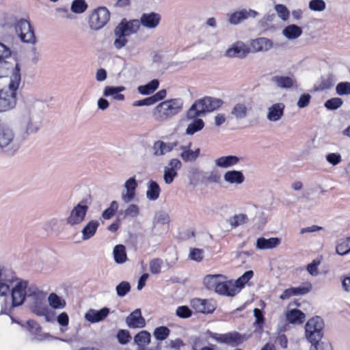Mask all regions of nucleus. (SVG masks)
<instances>
[{
    "label": "nucleus",
    "mask_w": 350,
    "mask_h": 350,
    "mask_svg": "<svg viewBox=\"0 0 350 350\" xmlns=\"http://www.w3.org/2000/svg\"><path fill=\"white\" fill-rule=\"evenodd\" d=\"M46 104L33 96L23 101L17 116L21 131L27 136L36 133L42 127L45 116Z\"/></svg>",
    "instance_id": "f257e3e1"
},
{
    "label": "nucleus",
    "mask_w": 350,
    "mask_h": 350,
    "mask_svg": "<svg viewBox=\"0 0 350 350\" xmlns=\"http://www.w3.org/2000/svg\"><path fill=\"white\" fill-rule=\"evenodd\" d=\"M10 79L8 86L0 90V113L10 111L16 106L17 90L21 83L20 68H16L14 70Z\"/></svg>",
    "instance_id": "f03ea898"
},
{
    "label": "nucleus",
    "mask_w": 350,
    "mask_h": 350,
    "mask_svg": "<svg viewBox=\"0 0 350 350\" xmlns=\"http://www.w3.org/2000/svg\"><path fill=\"white\" fill-rule=\"evenodd\" d=\"M183 108L181 98H172L160 103L153 109L152 116L159 122H164L178 114Z\"/></svg>",
    "instance_id": "7ed1b4c3"
},
{
    "label": "nucleus",
    "mask_w": 350,
    "mask_h": 350,
    "mask_svg": "<svg viewBox=\"0 0 350 350\" xmlns=\"http://www.w3.org/2000/svg\"><path fill=\"white\" fill-rule=\"evenodd\" d=\"M224 104V101L217 98L205 96L202 98L196 100L190 107L187 112V119H193L212 112L219 109Z\"/></svg>",
    "instance_id": "20e7f679"
},
{
    "label": "nucleus",
    "mask_w": 350,
    "mask_h": 350,
    "mask_svg": "<svg viewBox=\"0 0 350 350\" xmlns=\"http://www.w3.org/2000/svg\"><path fill=\"white\" fill-rule=\"evenodd\" d=\"M21 144L13 128L8 125H0V148L12 155L20 148Z\"/></svg>",
    "instance_id": "39448f33"
},
{
    "label": "nucleus",
    "mask_w": 350,
    "mask_h": 350,
    "mask_svg": "<svg viewBox=\"0 0 350 350\" xmlns=\"http://www.w3.org/2000/svg\"><path fill=\"white\" fill-rule=\"evenodd\" d=\"M323 320L319 317L310 319L305 326V336L308 342L322 339L323 337Z\"/></svg>",
    "instance_id": "423d86ee"
},
{
    "label": "nucleus",
    "mask_w": 350,
    "mask_h": 350,
    "mask_svg": "<svg viewBox=\"0 0 350 350\" xmlns=\"http://www.w3.org/2000/svg\"><path fill=\"white\" fill-rule=\"evenodd\" d=\"M110 19V12L105 7H98L94 10L90 16V27L94 30L103 28Z\"/></svg>",
    "instance_id": "0eeeda50"
},
{
    "label": "nucleus",
    "mask_w": 350,
    "mask_h": 350,
    "mask_svg": "<svg viewBox=\"0 0 350 350\" xmlns=\"http://www.w3.org/2000/svg\"><path fill=\"white\" fill-rule=\"evenodd\" d=\"M15 31L22 42L31 44L36 42L33 30L27 20L18 21L15 25Z\"/></svg>",
    "instance_id": "6e6552de"
},
{
    "label": "nucleus",
    "mask_w": 350,
    "mask_h": 350,
    "mask_svg": "<svg viewBox=\"0 0 350 350\" xmlns=\"http://www.w3.org/2000/svg\"><path fill=\"white\" fill-rule=\"evenodd\" d=\"M252 107L250 102L245 100L235 103L230 112V118L237 121L247 118L252 111Z\"/></svg>",
    "instance_id": "1a4fd4ad"
},
{
    "label": "nucleus",
    "mask_w": 350,
    "mask_h": 350,
    "mask_svg": "<svg viewBox=\"0 0 350 350\" xmlns=\"http://www.w3.org/2000/svg\"><path fill=\"white\" fill-rule=\"evenodd\" d=\"M212 338L216 341L229 345L232 347L238 346L247 340L245 335H242L237 332L226 334H213Z\"/></svg>",
    "instance_id": "9d476101"
},
{
    "label": "nucleus",
    "mask_w": 350,
    "mask_h": 350,
    "mask_svg": "<svg viewBox=\"0 0 350 350\" xmlns=\"http://www.w3.org/2000/svg\"><path fill=\"white\" fill-rule=\"evenodd\" d=\"M258 13L252 9H242L226 14V20L232 25H237L249 18H256Z\"/></svg>",
    "instance_id": "9b49d317"
},
{
    "label": "nucleus",
    "mask_w": 350,
    "mask_h": 350,
    "mask_svg": "<svg viewBox=\"0 0 350 350\" xmlns=\"http://www.w3.org/2000/svg\"><path fill=\"white\" fill-rule=\"evenodd\" d=\"M178 144L177 141L164 142L163 140L155 141L150 148V152L154 157H162L172 152Z\"/></svg>",
    "instance_id": "f8f14e48"
},
{
    "label": "nucleus",
    "mask_w": 350,
    "mask_h": 350,
    "mask_svg": "<svg viewBox=\"0 0 350 350\" xmlns=\"http://www.w3.org/2000/svg\"><path fill=\"white\" fill-rule=\"evenodd\" d=\"M27 282L26 281L18 282L12 291V306L11 307L18 306L21 305L27 295Z\"/></svg>",
    "instance_id": "ddd939ff"
},
{
    "label": "nucleus",
    "mask_w": 350,
    "mask_h": 350,
    "mask_svg": "<svg viewBox=\"0 0 350 350\" xmlns=\"http://www.w3.org/2000/svg\"><path fill=\"white\" fill-rule=\"evenodd\" d=\"M182 167V163L178 159H170L164 167L163 180L167 185L171 184L178 176L177 171Z\"/></svg>",
    "instance_id": "4468645a"
},
{
    "label": "nucleus",
    "mask_w": 350,
    "mask_h": 350,
    "mask_svg": "<svg viewBox=\"0 0 350 350\" xmlns=\"http://www.w3.org/2000/svg\"><path fill=\"white\" fill-rule=\"evenodd\" d=\"M137 185L135 177H131L126 180L124 185V190L121 193V199L124 203L129 204L134 200L136 196Z\"/></svg>",
    "instance_id": "2eb2a0df"
},
{
    "label": "nucleus",
    "mask_w": 350,
    "mask_h": 350,
    "mask_svg": "<svg viewBox=\"0 0 350 350\" xmlns=\"http://www.w3.org/2000/svg\"><path fill=\"white\" fill-rule=\"evenodd\" d=\"M88 207L81 204H77L71 211L70 215L66 219V222L70 226L78 225L85 219Z\"/></svg>",
    "instance_id": "dca6fc26"
},
{
    "label": "nucleus",
    "mask_w": 350,
    "mask_h": 350,
    "mask_svg": "<svg viewBox=\"0 0 350 350\" xmlns=\"http://www.w3.org/2000/svg\"><path fill=\"white\" fill-rule=\"evenodd\" d=\"M191 307L198 312L212 313L216 308V304L212 299L195 298L191 301Z\"/></svg>",
    "instance_id": "f3484780"
},
{
    "label": "nucleus",
    "mask_w": 350,
    "mask_h": 350,
    "mask_svg": "<svg viewBox=\"0 0 350 350\" xmlns=\"http://www.w3.org/2000/svg\"><path fill=\"white\" fill-rule=\"evenodd\" d=\"M13 280L12 273L5 268L0 267V296H5L9 293L10 286Z\"/></svg>",
    "instance_id": "a211bd4d"
},
{
    "label": "nucleus",
    "mask_w": 350,
    "mask_h": 350,
    "mask_svg": "<svg viewBox=\"0 0 350 350\" xmlns=\"http://www.w3.org/2000/svg\"><path fill=\"white\" fill-rule=\"evenodd\" d=\"M110 313L109 308L104 307L99 310L90 309L85 314V319L91 323H96L103 321Z\"/></svg>",
    "instance_id": "6ab92c4d"
},
{
    "label": "nucleus",
    "mask_w": 350,
    "mask_h": 350,
    "mask_svg": "<svg viewBox=\"0 0 350 350\" xmlns=\"http://www.w3.org/2000/svg\"><path fill=\"white\" fill-rule=\"evenodd\" d=\"M285 105L282 103H275L267 108V119L275 122L282 119L284 113Z\"/></svg>",
    "instance_id": "aec40b11"
},
{
    "label": "nucleus",
    "mask_w": 350,
    "mask_h": 350,
    "mask_svg": "<svg viewBox=\"0 0 350 350\" xmlns=\"http://www.w3.org/2000/svg\"><path fill=\"white\" fill-rule=\"evenodd\" d=\"M161 21L160 14L155 12L144 13L140 17L139 25L147 29L157 28Z\"/></svg>",
    "instance_id": "412c9836"
},
{
    "label": "nucleus",
    "mask_w": 350,
    "mask_h": 350,
    "mask_svg": "<svg viewBox=\"0 0 350 350\" xmlns=\"http://www.w3.org/2000/svg\"><path fill=\"white\" fill-rule=\"evenodd\" d=\"M126 323L130 328H142L146 325V321L142 316L140 309H135L126 318Z\"/></svg>",
    "instance_id": "4be33fe9"
},
{
    "label": "nucleus",
    "mask_w": 350,
    "mask_h": 350,
    "mask_svg": "<svg viewBox=\"0 0 350 350\" xmlns=\"http://www.w3.org/2000/svg\"><path fill=\"white\" fill-rule=\"evenodd\" d=\"M250 51L256 53L260 51H268L273 47V42L271 40L261 37L250 42Z\"/></svg>",
    "instance_id": "5701e85b"
},
{
    "label": "nucleus",
    "mask_w": 350,
    "mask_h": 350,
    "mask_svg": "<svg viewBox=\"0 0 350 350\" xmlns=\"http://www.w3.org/2000/svg\"><path fill=\"white\" fill-rule=\"evenodd\" d=\"M250 53V50L243 42H238L226 51V55L228 57L243 58Z\"/></svg>",
    "instance_id": "b1692460"
},
{
    "label": "nucleus",
    "mask_w": 350,
    "mask_h": 350,
    "mask_svg": "<svg viewBox=\"0 0 350 350\" xmlns=\"http://www.w3.org/2000/svg\"><path fill=\"white\" fill-rule=\"evenodd\" d=\"M191 146V143L190 142L186 146H181L180 147L181 152L180 153L179 156L185 162H193L200 156V149L198 148L195 150H191L190 149Z\"/></svg>",
    "instance_id": "393cba45"
},
{
    "label": "nucleus",
    "mask_w": 350,
    "mask_h": 350,
    "mask_svg": "<svg viewBox=\"0 0 350 350\" xmlns=\"http://www.w3.org/2000/svg\"><path fill=\"white\" fill-rule=\"evenodd\" d=\"M281 243V239L278 237L266 239L260 237L257 239L256 248L259 250H271L276 248Z\"/></svg>",
    "instance_id": "a878e982"
},
{
    "label": "nucleus",
    "mask_w": 350,
    "mask_h": 350,
    "mask_svg": "<svg viewBox=\"0 0 350 350\" xmlns=\"http://www.w3.org/2000/svg\"><path fill=\"white\" fill-rule=\"evenodd\" d=\"M224 180L230 185H239L245 181V176L241 171L228 170L224 174Z\"/></svg>",
    "instance_id": "bb28decb"
},
{
    "label": "nucleus",
    "mask_w": 350,
    "mask_h": 350,
    "mask_svg": "<svg viewBox=\"0 0 350 350\" xmlns=\"http://www.w3.org/2000/svg\"><path fill=\"white\" fill-rule=\"evenodd\" d=\"M117 29L121 30L127 37L136 33L139 28V21L133 20L131 21H122L117 27Z\"/></svg>",
    "instance_id": "cd10ccee"
},
{
    "label": "nucleus",
    "mask_w": 350,
    "mask_h": 350,
    "mask_svg": "<svg viewBox=\"0 0 350 350\" xmlns=\"http://www.w3.org/2000/svg\"><path fill=\"white\" fill-rule=\"evenodd\" d=\"M241 158L234 155L220 157L215 160L216 166L221 168H228L237 165Z\"/></svg>",
    "instance_id": "c85d7f7f"
},
{
    "label": "nucleus",
    "mask_w": 350,
    "mask_h": 350,
    "mask_svg": "<svg viewBox=\"0 0 350 350\" xmlns=\"http://www.w3.org/2000/svg\"><path fill=\"white\" fill-rule=\"evenodd\" d=\"M271 81L277 87L283 89H288L293 87L295 83L293 78L286 76H273Z\"/></svg>",
    "instance_id": "c756f323"
},
{
    "label": "nucleus",
    "mask_w": 350,
    "mask_h": 350,
    "mask_svg": "<svg viewBox=\"0 0 350 350\" xmlns=\"http://www.w3.org/2000/svg\"><path fill=\"white\" fill-rule=\"evenodd\" d=\"M125 90V88L124 86H107L105 88L103 91V96L108 97L112 96V98L117 100H124V96L120 92Z\"/></svg>",
    "instance_id": "7c9ffc66"
},
{
    "label": "nucleus",
    "mask_w": 350,
    "mask_h": 350,
    "mask_svg": "<svg viewBox=\"0 0 350 350\" xmlns=\"http://www.w3.org/2000/svg\"><path fill=\"white\" fill-rule=\"evenodd\" d=\"M286 319L290 323L301 324L306 319V314L297 309H292L286 312Z\"/></svg>",
    "instance_id": "2f4dec72"
},
{
    "label": "nucleus",
    "mask_w": 350,
    "mask_h": 350,
    "mask_svg": "<svg viewBox=\"0 0 350 350\" xmlns=\"http://www.w3.org/2000/svg\"><path fill=\"white\" fill-rule=\"evenodd\" d=\"M301 28L294 24L286 26L282 30L283 36L288 40L297 39L301 35Z\"/></svg>",
    "instance_id": "473e14b6"
},
{
    "label": "nucleus",
    "mask_w": 350,
    "mask_h": 350,
    "mask_svg": "<svg viewBox=\"0 0 350 350\" xmlns=\"http://www.w3.org/2000/svg\"><path fill=\"white\" fill-rule=\"evenodd\" d=\"M32 312L40 317H46L49 313V308L43 300L37 299L31 305Z\"/></svg>",
    "instance_id": "72a5a7b5"
},
{
    "label": "nucleus",
    "mask_w": 350,
    "mask_h": 350,
    "mask_svg": "<svg viewBox=\"0 0 350 350\" xmlns=\"http://www.w3.org/2000/svg\"><path fill=\"white\" fill-rule=\"evenodd\" d=\"M113 254L117 264H123L128 260L126 247L122 244L117 245L113 247Z\"/></svg>",
    "instance_id": "f704fd0d"
},
{
    "label": "nucleus",
    "mask_w": 350,
    "mask_h": 350,
    "mask_svg": "<svg viewBox=\"0 0 350 350\" xmlns=\"http://www.w3.org/2000/svg\"><path fill=\"white\" fill-rule=\"evenodd\" d=\"M98 226V221L94 220L90 221L87 224L81 231L82 239L86 241L92 238L95 234Z\"/></svg>",
    "instance_id": "c9c22d12"
},
{
    "label": "nucleus",
    "mask_w": 350,
    "mask_h": 350,
    "mask_svg": "<svg viewBox=\"0 0 350 350\" xmlns=\"http://www.w3.org/2000/svg\"><path fill=\"white\" fill-rule=\"evenodd\" d=\"M188 120H192V122L188 124L185 131V133L188 135H193L196 133L201 131L204 126V122L200 118H195Z\"/></svg>",
    "instance_id": "e433bc0d"
},
{
    "label": "nucleus",
    "mask_w": 350,
    "mask_h": 350,
    "mask_svg": "<svg viewBox=\"0 0 350 350\" xmlns=\"http://www.w3.org/2000/svg\"><path fill=\"white\" fill-rule=\"evenodd\" d=\"M336 252L340 256H345L350 253V237L337 241Z\"/></svg>",
    "instance_id": "4c0bfd02"
},
{
    "label": "nucleus",
    "mask_w": 350,
    "mask_h": 350,
    "mask_svg": "<svg viewBox=\"0 0 350 350\" xmlns=\"http://www.w3.org/2000/svg\"><path fill=\"white\" fill-rule=\"evenodd\" d=\"M160 193L161 189L159 185L155 181L150 180L146 191V198L150 200L154 201L159 198Z\"/></svg>",
    "instance_id": "58836bf2"
},
{
    "label": "nucleus",
    "mask_w": 350,
    "mask_h": 350,
    "mask_svg": "<svg viewBox=\"0 0 350 350\" xmlns=\"http://www.w3.org/2000/svg\"><path fill=\"white\" fill-rule=\"evenodd\" d=\"M16 68H20L18 64L13 66L8 60L0 59V79L8 76L9 74L11 76Z\"/></svg>",
    "instance_id": "ea45409f"
},
{
    "label": "nucleus",
    "mask_w": 350,
    "mask_h": 350,
    "mask_svg": "<svg viewBox=\"0 0 350 350\" xmlns=\"http://www.w3.org/2000/svg\"><path fill=\"white\" fill-rule=\"evenodd\" d=\"M220 280H225V277L220 274L208 275L204 277L203 282L206 288L214 290Z\"/></svg>",
    "instance_id": "a19ab883"
},
{
    "label": "nucleus",
    "mask_w": 350,
    "mask_h": 350,
    "mask_svg": "<svg viewBox=\"0 0 350 350\" xmlns=\"http://www.w3.org/2000/svg\"><path fill=\"white\" fill-rule=\"evenodd\" d=\"M48 302L49 306L55 310L62 309L66 306L65 300L55 293H52L49 295Z\"/></svg>",
    "instance_id": "79ce46f5"
},
{
    "label": "nucleus",
    "mask_w": 350,
    "mask_h": 350,
    "mask_svg": "<svg viewBox=\"0 0 350 350\" xmlns=\"http://www.w3.org/2000/svg\"><path fill=\"white\" fill-rule=\"evenodd\" d=\"M62 224V221L61 219L53 217L45 222L44 228L49 233L57 232L60 230Z\"/></svg>",
    "instance_id": "37998d69"
},
{
    "label": "nucleus",
    "mask_w": 350,
    "mask_h": 350,
    "mask_svg": "<svg viewBox=\"0 0 350 350\" xmlns=\"http://www.w3.org/2000/svg\"><path fill=\"white\" fill-rule=\"evenodd\" d=\"M150 334L147 331H141L134 337V342L137 347H145L150 342Z\"/></svg>",
    "instance_id": "c03bdc74"
},
{
    "label": "nucleus",
    "mask_w": 350,
    "mask_h": 350,
    "mask_svg": "<svg viewBox=\"0 0 350 350\" xmlns=\"http://www.w3.org/2000/svg\"><path fill=\"white\" fill-rule=\"evenodd\" d=\"M114 36L115 40L113 45L116 49H120L127 44V36L123 34L122 31L116 27L114 29Z\"/></svg>",
    "instance_id": "a18cd8bd"
},
{
    "label": "nucleus",
    "mask_w": 350,
    "mask_h": 350,
    "mask_svg": "<svg viewBox=\"0 0 350 350\" xmlns=\"http://www.w3.org/2000/svg\"><path fill=\"white\" fill-rule=\"evenodd\" d=\"M248 221V217L245 213L236 214L228 219L230 226L235 228L239 226L243 225Z\"/></svg>",
    "instance_id": "49530a36"
},
{
    "label": "nucleus",
    "mask_w": 350,
    "mask_h": 350,
    "mask_svg": "<svg viewBox=\"0 0 350 350\" xmlns=\"http://www.w3.org/2000/svg\"><path fill=\"white\" fill-rule=\"evenodd\" d=\"M159 85L157 79H154L144 85H140L137 88L138 92L144 95H148L156 90Z\"/></svg>",
    "instance_id": "de8ad7c7"
},
{
    "label": "nucleus",
    "mask_w": 350,
    "mask_h": 350,
    "mask_svg": "<svg viewBox=\"0 0 350 350\" xmlns=\"http://www.w3.org/2000/svg\"><path fill=\"white\" fill-rule=\"evenodd\" d=\"M310 343V350H332V345L327 340H315Z\"/></svg>",
    "instance_id": "09e8293b"
},
{
    "label": "nucleus",
    "mask_w": 350,
    "mask_h": 350,
    "mask_svg": "<svg viewBox=\"0 0 350 350\" xmlns=\"http://www.w3.org/2000/svg\"><path fill=\"white\" fill-rule=\"evenodd\" d=\"M203 172L197 167H191L188 172V178L189 183L192 185H196L200 180L202 181Z\"/></svg>",
    "instance_id": "8fccbe9b"
},
{
    "label": "nucleus",
    "mask_w": 350,
    "mask_h": 350,
    "mask_svg": "<svg viewBox=\"0 0 350 350\" xmlns=\"http://www.w3.org/2000/svg\"><path fill=\"white\" fill-rule=\"evenodd\" d=\"M221 175L217 171H210L204 173L202 177L203 183H218L220 181Z\"/></svg>",
    "instance_id": "3c124183"
},
{
    "label": "nucleus",
    "mask_w": 350,
    "mask_h": 350,
    "mask_svg": "<svg viewBox=\"0 0 350 350\" xmlns=\"http://www.w3.org/2000/svg\"><path fill=\"white\" fill-rule=\"evenodd\" d=\"M278 17L283 21H286L289 18L290 12L287 7L283 4H276L274 6Z\"/></svg>",
    "instance_id": "603ef678"
},
{
    "label": "nucleus",
    "mask_w": 350,
    "mask_h": 350,
    "mask_svg": "<svg viewBox=\"0 0 350 350\" xmlns=\"http://www.w3.org/2000/svg\"><path fill=\"white\" fill-rule=\"evenodd\" d=\"M87 8L88 4L85 0H74L70 7L72 12L77 14L83 13Z\"/></svg>",
    "instance_id": "864d4df0"
},
{
    "label": "nucleus",
    "mask_w": 350,
    "mask_h": 350,
    "mask_svg": "<svg viewBox=\"0 0 350 350\" xmlns=\"http://www.w3.org/2000/svg\"><path fill=\"white\" fill-rule=\"evenodd\" d=\"M170 330L165 326H161L157 327L154 332L153 335L154 338L158 340H164L166 339L170 335Z\"/></svg>",
    "instance_id": "5fc2aeb1"
},
{
    "label": "nucleus",
    "mask_w": 350,
    "mask_h": 350,
    "mask_svg": "<svg viewBox=\"0 0 350 350\" xmlns=\"http://www.w3.org/2000/svg\"><path fill=\"white\" fill-rule=\"evenodd\" d=\"M308 8L314 12H323L326 9V3L323 0H311L308 3Z\"/></svg>",
    "instance_id": "6e6d98bb"
},
{
    "label": "nucleus",
    "mask_w": 350,
    "mask_h": 350,
    "mask_svg": "<svg viewBox=\"0 0 350 350\" xmlns=\"http://www.w3.org/2000/svg\"><path fill=\"white\" fill-rule=\"evenodd\" d=\"M254 316L255 317L254 325L256 327V329H258V332H261L265 320L262 311L258 308H255L254 310Z\"/></svg>",
    "instance_id": "4d7b16f0"
},
{
    "label": "nucleus",
    "mask_w": 350,
    "mask_h": 350,
    "mask_svg": "<svg viewBox=\"0 0 350 350\" xmlns=\"http://www.w3.org/2000/svg\"><path fill=\"white\" fill-rule=\"evenodd\" d=\"M254 276V272L252 271H247L241 277H239L236 281V284L240 290H241L245 285Z\"/></svg>",
    "instance_id": "13d9d810"
},
{
    "label": "nucleus",
    "mask_w": 350,
    "mask_h": 350,
    "mask_svg": "<svg viewBox=\"0 0 350 350\" xmlns=\"http://www.w3.org/2000/svg\"><path fill=\"white\" fill-rule=\"evenodd\" d=\"M294 296L304 295L309 293L312 289V284L310 282L304 283L297 287H292Z\"/></svg>",
    "instance_id": "bf43d9fd"
},
{
    "label": "nucleus",
    "mask_w": 350,
    "mask_h": 350,
    "mask_svg": "<svg viewBox=\"0 0 350 350\" xmlns=\"http://www.w3.org/2000/svg\"><path fill=\"white\" fill-rule=\"evenodd\" d=\"M118 208V203L113 200L111 202L109 207L105 209L103 213V217L105 219H111Z\"/></svg>",
    "instance_id": "052dcab7"
},
{
    "label": "nucleus",
    "mask_w": 350,
    "mask_h": 350,
    "mask_svg": "<svg viewBox=\"0 0 350 350\" xmlns=\"http://www.w3.org/2000/svg\"><path fill=\"white\" fill-rule=\"evenodd\" d=\"M343 103L342 100L340 98H332L327 100L325 103V107L329 110H336L340 107Z\"/></svg>",
    "instance_id": "680f3d73"
},
{
    "label": "nucleus",
    "mask_w": 350,
    "mask_h": 350,
    "mask_svg": "<svg viewBox=\"0 0 350 350\" xmlns=\"http://www.w3.org/2000/svg\"><path fill=\"white\" fill-rule=\"evenodd\" d=\"M336 92L340 96L350 95V82H340L336 87Z\"/></svg>",
    "instance_id": "e2e57ef3"
},
{
    "label": "nucleus",
    "mask_w": 350,
    "mask_h": 350,
    "mask_svg": "<svg viewBox=\"0 0 350 350\" xmlns=\"http://www.w3.org/2000/svg\"><path fill=\"white\" fill-rule=\"evenodd\" d=\"M131 290V285L128 282L123 281L117 285L116 291L118 296L124 297Z\"/></svg>",
    "instance_id": "0e129e2a"
},
{
    "label": "nucleus",
    "mask_w": 350,
    "mask_h": 350,
    "mask_svg": "<svg viewBox=\"0 0 350 350\" xmlns=\"http://www.w3.org/2000/svg\"><path fill=\"white\" fill-rule=\"evenodd\" d=\"M226 293L225 295L233 297L236 295L241 290L235 282L226 281Z\"/></svg>",
    "instance_id": "69168bd1"
},
{
    "label": "nucleus",
    "mask_w": 350,
    "mask_h": 350,
    "mask_svg": "<svg viewBox=\"0 0 350 350\" xmlns=\"http://www.w3.org/2000/svg\"><path fill=\"white\" fill-rule=\"evenodd\" d=\"M325 159L327 163L336 166L342 162V156L339 153L331 152L325 155Z\"/></svg>",
    "instance_id": "338daca9"
},
{
    "label": "nucleus",
    "mask_w": 350,
    "mask_h": 350,
    "mask_svg": "<svg viewBox=\"0 0 350 350\" xmlns=\"http://www.w3.org/2000/svg\"><path fill=\"white\" fill-rule=\"evenodd\" d=\"M117 338L121 345H126L131 340V336L128 330L120 329L117 334Z\"/></svg>",
    "instance_id": "774afa93"
}]
</instances>
